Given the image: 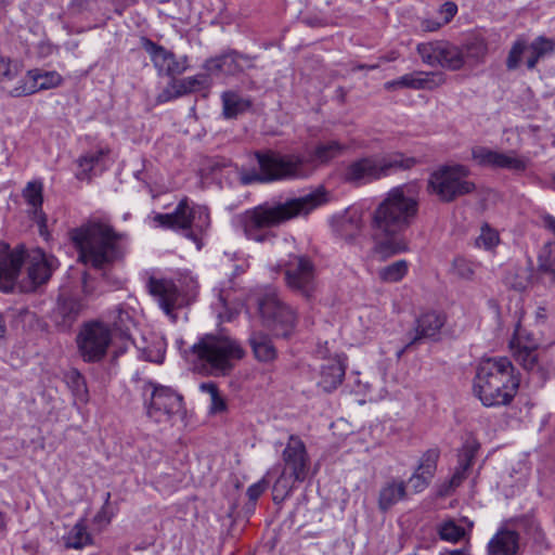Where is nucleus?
<instances>
[{"mask_svg":"<svg viewBox=\"0 0 555 555\" xmlns=\"http://www.w3.org/2000/svg\"><path fill=\"white\" fill-rule=\"evenodd\" d=\"M420 189L415 183L392 188L373 215L374 253L382 260L408 249L399 234L408 229L418 212Z\"/></svg>","mask_w":555,"mask_h":555,"instance_id":"nucleus-1","label":"nucleus"},{"mask_svg":"<svg viewBox=\"0 0 555 555\" xmlns=\"http://www.w3.org/2000/svg\"><path fill=\"white\" fill-rule=\"evenodd\" d=\"M326 202V193L317 189L285 202H264L241 212L235 220L248 240L263 243L273 237L271 229L296 217L306 216Z\"/></svg>","mask_w":555,"mask_h":555,"instance_id":"nucleus-2","label":"nucleus"},{"mask_svg":"<svg viewBox=\"0 0 555 555\" xmlns=\"http://www.w3.org/2000/svg\"><path fill=\"white\" fill-rule=\"evenodd\" d=\"M69 237L79 261L94 269L111 268L126 255V234L116 232L111 224L99 219L70 230Z\"/></svg>","mask_w":555,"mask_h":555,"instance_id":"nucleus-3","label":"nucleus"},{"mask_svg":"<svg viewBox=\"0 0 555 555\" xmlns=\"http://www.w3.org/2000/svg\"><path fill=\"white\" fill-rule=\"evenodd\" d=\"M244 356L245 351L238 340L218 332L201 336L185 358L199 374L225 376Z\"/></svg>","mask_w":555,"mask_h":555,"instance_id":"nucleus-4","label":"nucleus"},{"mask_svg":"<svg viewBox=\"0 0 555 555\" xmlns=\"http://www.w3.org/2000/svg\"><path fill=\"white\" fill-rule=\"evenodd\" d=\"M519 383L508 358H487L476 369L473 391L485 406L507 405L516 396Z\"/></svg>","mask_w":555,"mask_h":555,"instance_id":"nucleus-5","label":"nucleus"},{"mask_svg":"<svg viewBox=\"0 0 555 555\" xmlns=\"http://www.w3.org/2000/svg\"><path fill=\"white\" fill-rule=\"evenodd\" d=\"M258 169L244 170L241 180L244 184L268 183L280 180L304 178L308 175L307 160L297 154H280L273 151L256 152Z\"/></svg>","mask_w":555,"mask_h":555,"instance_id":"nucleus-6","label":"nucleus"},{"mask_svg":"<svg viewBox=\"0 0 555 555\" xmlns=\"http://www.w3.org/2000/svg\"><path fill=\"white\" fill-rule=\"evenodd\" d=\"M416 163L414 157H408L401 153H391L380 157H362L346 168L344 178L349 183L363 185L399 171L409 170Z\"/></svg>","mask_w":555,"mask_h":555,"instance_id":"nucleus-7","label":"nucleus"},{"mask_svg":"<svg viewBox=\"0 0 555 555\" xmlns=\"http://www.w3.org/2000/svg\"><path fill=\"white\" fill-rule=\"evenodd\" d=\"M154 220L163 228L184 231L185 236L196 244L197 249L202 248V235L210 227L208 208L194 204L186 197L178 203L172 212L157 214Z\"/></svg>","mask_w":555,"mask_h":555,"instance_id":"nucleus-8","label":"nucleus"},{"mask_svg":"<svg viewBox=\"0 0 555 555\" xmlns=\"http://www.w3.org/2000/svg\"><path fill=\"white\" fill-rule=\"evenodd\" d=\"M141 393L146 416L157 424H170L183 412V397L169 386L145 380Z\"/></svg>","mask_w":555,"mask_h":555,"instance_id":"nucleus-9","label":"nucleus"},{"mask_svg":"<svg viewBox=\"0 0 555 555\" xmlns=\"http://www.w3.org/2000/svg\"><path fill=\"white\" fill-rule=\"evenodd\" d=\"M468 176L469 169L464 165L441 166L430 175L428 191L441 202L451 203L475 191L476 185L467 180Z\"/></svg>","mask_w":555,"mask_h":555,"instance_id":"nucleus-10","label":"nucleus"},{"mask_svg":"<svg viewBox=\"0 0 555 555\" xmlns=\"http://www.w3.org/2000/svg\"><path fill=\"white\" fill-rule=\"evenodd\" d=\"M257 306L264 325L270 327L276 336H289L296 324L297 313L284 304L274 288H266L257 296Z\"/></svg>","mask_w":555,"mask_h":555,"instance_id":"nucleus-11","label":"nucleus"},{"mask_svg":"<svg viewBox=\"0 0 555 555\" xmlns=\"http://www.w3.org/2000/svg\"><path fill=\"white\" fill-rule=\"evenodd\" d=\"M416 52L428 66H440L454 72L465 66L464 50L450 41L422 42L416 46Z\"/></svg>","mask_w":555,"mask_h":555,"instance_id":"nucleus-12","label":"nucleus"},{"mask_svg":"<svg viewBox=\"0 0 555 555\" xmlns=\"http://www.w3.org/2000/svg\"><path fill=\"white\" fill-rule=\"evenodd\" d=\"M112 340L109 327L99 321L86 323L77 336L78 351L86 362H99L106 352Z\"/></svg>","mask_w":555,"mask_h":555,"instance_id":"nucleus-13","label":"nucleus"},{"mask_svg":"<svg viewBox=\"0 0 555 555\" xmlns=\"http://www.w3.org/2000/svg\"><path fill=\"white\" fill-rule=\"evenodd\" d=\"M285 281L295 293L311 299L317 292L315 267L312 260L302 255L291 257L285 266Z\"/></svg>","mask_w":555,"mask_h":555,"instance_id":"nucleus-14","label":"nucleus"},{"mask_svg":"<svg viewBox=\"0 0 555 555\" xmlns=\"http://www.w3.org/2000/svg\"><path fill=\"white\" fill-rule=\"evenodd\" d=\"M25 259L27 261V278L16 282L15 285L23 293L34 292L38 286L47 283L59 267V260L41 248L31 249L26 257L24 256Z\"/></svg>","mask_w":555,"mask_h":555,"instance_id":"nucleus-15","label":"nucleus"},{"mask_svg":"<svg viewBox=\"0 0 555 555\" xmlns=\"http://www.w3.org/2000/svg\"><path fill=\"white\" fill-rule=\"evenodd\" d=\"M527 49L530 53L527 59V67L529 69H533L541 59L551 55L555 51V40L540 36L535 38L530 46H528L525 38H517L513 43L506 59L507 69L514 70L518 68L520 65L521 56Z\"/></svg>","mask_w":555,"mask_h":555,"instance_id":"nucleus-16","label":"nucleus"},{"mask_svg":"<svg viewBox=\"0 0 555 555\" xmlns=\"http://www.w3.org/2000/svg\"><path fill=\"white\" fill-rule=\"evenodd\" d=\"M150 294L155 297L164 312L175 318L173 311L191 302L194 294L183 293L171 280L150 278L147 282Z\"/></svg>","mask_w":555,"mask_h":555,"instance_id":"nucleus-17","label":"nucleus"},{"mask_svg":"<svg viewBox=\"0 0 555 555\" xmlns=\"http://www.w3.org/2000/svg\"><path fill=\"white\" fill-rule=\"evenodd\" d=\"M141 43L159 75L173 78L186 70V57L177 59L171 51L145 37L141 39Z\"/></svg>","mask_w":555,"mask_h":555,"instance_id":"nucleus-18","label":"nucleus"},{"mask_svg":"<svg viewBox=\"0 0 555 555\" xmlns=\"http://www.w3.org/2000/svg\"><path fill=\"white\" fill-rule=\"evenodd\" d=\"M446 80V75L442 72H413L387 81L385 89L435 90L444 85Z\"/></svg>","mask_w":555,"mask_h":555,"instance_id":"nucleus-19","label":"nucleus"},{"mask_svg":"<svg viewBox=\"0 0 555 555\" xmlns=\"http://www.w3.org/2000/svg\"><path fill=\"white\" fill-rule=\"evenodd\" d=\"M472 157L477 165L491 168H504L515 172L525 171L527 162L512 154L500 153L485 146H474Z\"/></svg>","mask_w":555,"mask_h":555,"instance_id":"nucleus-20","label":"nucleus"},{"mask_svg":"<svg viewBox=\"0 0 555 555\" xmlns=\"http://www.w3.org/2000/svg\"><path fill=\"white\" fill-rule=\"evenodd\" d=\"M24 262L23 250H9V245L0 242V291L12 293L15 289L16 278Z\"/></svg>","mask_w":555,"mask_h":555,"instance_id":"nucleus-21","label":"nucleus"},{"mask_svg":"<svg viewBox=\"0 0 555 555\" xmlns=\"http://www.w3.org/2000/svg\"><path fill=\"white\" fill-rule=\"evenodd\" d=\"M284 468L293 472L296 477H307L310 459L305 442L295 435L288 437L287 443L282 452Z\"/></svg>","mask_w":555,"mask_h":555,"instance_id":"nucleus-22","label":"nucleus"},{"mask_svg":"<svg viewBox=\"0 0 555 555\" xmlns=\"http://www.w3.org/2000/svg\"><path fill=\"white\" fill-rule=\"evenodd\" d=\"M62 76L56 72L28 70L26 80L13 88L10 94L15 98L30 95L40 90L55 88L62 83Z\"/></svg>","mask_w":555,"mask_h":555,"instance_id":"nucleus-23","label":"nucleus"},{"mask_svg":"<svg viewBox=\"0 0 555 555\" xmlns=\"http://www.w3.org/2000/svg\"><path fill=\"white\" fill-rule=\"evenodd\" d=\"M446 323V317L441 313L429 311L416 319L415 327L409 332L410 341L406 348L424 339L437 340L441 328Z\"/></svg>","mask_w":555,"mask_h":555,"instance_id":"nucleus-24","label":"nucleus"},{"mask_svg":"<svg viewBox=\"0 0 555 555\" xmlns=\"http://www.w3.org/2000/svg\"><path fill=\"white\" fill-rule=\"evenodd\" d=\"M248 67H251V59L236 51H230L209 59L204 64V68L210 74H223L227 76H234Z\"/></svg>","mask_w":555,"mask_h":555,"instance_id":"nucleus-25","label":"nucleus"},{"mask_svg":"<svg viewBox=\"0 0 555 555\" xmlns=\"http://www.w3.org/2000/svg\"><path fill=\"white\" fill-rule=\"evenodd\" d=\"M519 550V532L501 527L488 542V555H517Z\"/></svg>","mask_w":555,"mask_h":555,"instance_id":"nucleus-26","label":"nucleus"},{"mask_svg":"<svg viewBox=\"0 0 555 555\" xmlns=\"http://www.w3.org/2000/svg\"><path fill=\"white\" fill-rule=\"evenodd\" d=\"M23 197L26 203L31 207V215L34 221L39 227V232L42 236L47 234V216L42 211L43 203V185L40 181H30L23 190Z\"/></svg>","mask_w":555,"mask_h":555,"instance_id":"nucleus-27","label":"nucleus"},{"mask_svg":"<svg viewBox=\"0 0 555 555\" xmlns=\"http://www.w3.org/2000/svg\"><path fill=\"white\" fill-rule=\"evenodd\" d=\"M345 360V357L336 356L335 358L326 360L321 366L319 386L322 387L324 391L331 392L343 383L346 372Z\"/></svg>","mask_w":555,"mask_h":555,"instance_id":"nucleus-28","label":"nucleus"},{"mask_svg":"<svg viewBox=\"0 0 555 555\" xmlns=\"http://www.w3.org/2000/svg\"><path fill=\"white\" fill-rule=\"evenodd\" d=\"M335 222L338 234L346 240H352L362 229V212L359 208L349 207L336 218Z\"/></svg>","mask_w":555,"mask_h":555,"instance_id":"nucleus-29","label":"nucleus"},{"mask_svg":"<svg viewBox=\"0 0 555 555\" xmlns=\"http://www.w3.org/2000/svg\"><path fill=\"white\" fill-rule=\"evenodd\" d=\"M80 310L79 301L72 298L60 299L53 313V321L60 330L67 331L78 319Z\"/></svg>","mask_w":555,"mask_h":555,"instance_id":"nucleus-30","label":"nucleus"},{"mask_svg":"<svg viewBox=\"0 0 555 555\" xmlns=\"http://www.w3.org/2000/svg\"><path fill=\"white\" fill-rule=\"evenodd\" d=\"M222 116L225 119H234L251 107V100L240 93L228 90L221 94Z\"/></svg>","mask_w":555,"mask_h":555,"instance_id":"nucleus-31","label":"nucleus"},{"mask_svg":"<svg viewBox=\"0 0 555 555\" xmlns=\"http://www.w3.org/2000/svg\"><path fill=\"white\" fill-rule=\"evenodd\" d=\"M306 478L304 476L296 477L293 472L283 469L272 487L274 503L284 502L292 494L296 485L302 482Z\"/></svg>","mask_w":555,"mask_h":555,"instance_id":"nucleus-32","label":"nucleus"},{"mask_svg":"<svg viewBox=\"0 0 555 555\" xmlns=\"http://www.w3.org/2000/svg\"><path fill=\"white\" fill-rule=\"evenodd\" d=\"M405 495L406 486L404 481L391 480L386 482L379 491L378 507L380 511L386 512L398 501L404 499Z\"/></svg>","mask_w":555,"mask_h":555,"instance_id":"nucleus-33","label":"nucleus"},{"mask_svg":"<svg viewBox=\"0 0 555 555\" xmlns=\"http://www.w3.org/2000/svg\"><path fill=\"white\" fill-rule=\"evenodd\" d=\"M249 344L258 361L270 362L276 358V349L269 335L262 332H254L249 336Z\"/></svg>","mask_w":555,"mask_h":555,"instance_id":"nucleus-34","label":"nucleus"},{"mask_svg":"<svg viewBox=\"0 0 555 555\" xmlns=\"http://www.w3.org/2000/svg\"><path fill=\"white\" fill-rule=\"evenodd\" d=\"M505 525L517 532H524L529 539H532L534 542L542 543L544 541V532L540 524L532 516L526 515L513 518L509 519Z\"/></svg>","mask_w":555,"mask_h":555,"instance_id":"nucleus-35","label":"nucleus"},{"mask_svg":"<svg viewBox=\"0 0 555 555\" xmlns=\"http://www.w3.org/2000/svg\"><path fill=\"white\" fill-rule=\"evenodd\" d=\"M64 547L69 550H82L93 544V538L88 531L83 520L76 522L73 528L63 537Z\"/></svg>","mask_w":555,"mask_h":555,"instance_id":"nucleus-36","label":"nucleus"},{"mask_svg":"<svg viewBox=\"0 0 555 555\" xmlns=\"http://www.w3.org/2000/svg\"><path fill=\"white\" fill-rule=\"evenodd\" d=\"M201 85L202 81L196 76L185 77L180 80L173 79L170 87L164 90L163 93L159 95V100L165 102L175 98H179L181 95L197 90Z\"/></svg>","mask_w":555,"mask_h":555,"instance_id":"nucleus-37","label":"nucleus"},{"mask_svg":"<svg viewBox=\"0 0 555 555\" xmlns=\"http://www.w3.org/2000/svg\"><path fill=\"white\" fill-rule=\"evenodd\" d=\"M408 271V261L400 259L390 264L378 268L376 271V278L380 283H398L404 279Z\"/></svg>","mask_w":555,"mask_h":555,"instance_id":"nucleus-38","label":"nucleus"},{"mask_svg":"<svg viewBox=\"0 0 555 555\" xmlns=\"http://www.w3.org/2000/svg\"><path fill=\"white\" fill-rule=\"evenodd\" d=\"M346 150V145L336 140L320 142L310 155L311 162L327 163L333 158L338 157Z\"/></svg>","mask_w":555,"mask_h":555,"instance_id":"nucleus-39","label":"nucleus"},{"mask_svg":"<svg viewBox=\"0 0 555 555\" xmlns=\"http://www.w3.org/2000/svg\"><path fill=\"white\" fill-rule=\"evenodd\" d=\"M461 49L464 50L465 64H480L488 53V43L482 37H473Z\"/></svg>","mask_w":555,"mask_h":555,"instance_id":"nucleus-40","label":"nucleus"},{"mask_svg":"<svg viewBox=\"0 0 555 555\" xmlns=\"http://www.w3.org/2000/svg\"><path fill=\"white\" fill-rule=\"evenodd\" d=\"M517 346L516 361L527 371L535 370L539 366L537 354L539 343L521 344L520 336H518Z\"/></svg>","mask_w":555,"mask_h":555,"instance_id":"nucleus-41","label":"nucleus"},{"mask_svg":"<svg viewBox=\"0 0 555 555\" xmlns=\"http://www.w3.org/2000/svg\"><path fill=\"white\" fill-rule=\"evenodd\" d=\"M105 152L103 150L88 152L77 159L78 170L76 178L79 180L90 179L92 170L102 160Z\"/></svg>","mask_w":555,"mask_h":555,"instance_id":"nucleus-42","label":"nucleus"},{"mask_svg":"<svg viewBox=\"0 0 555 555\" xmlns=\"http://www.w3.org/2000/svg\"><path fill=\"white\" fill-rule=\"evenodd\" d=\"M539 270L547 274L552 282H555V246L545 244L538 257Z\"/></svg>","mask_w":555,"mask_h":555,"instance_id":"nucleus-43","label":"nucleus"},{"mask_svg":"<svg viewBox=\"0 0 555 555\" xmlns=\"http://www.w3.org/2000/svg\"><path fill=\"white\" fill-rule=\"evenodd\" d=\"M203 392H206L210 396V412L211 413H221L225 411L227 404L224 399L219 392V389L215 383H203L199 386Z\"/></svg>","mask_w":555,"mask_h":555,"instance_id":"nucleus-44","label":"nucleus"},{"mask_svg":"<svg viewBox=\"0 0 555 555\" xmlns=\"http://www.w3.org/2000/svg\"><path fill=\"white\" fill-rule=\"evenodd\" d=\"M439 538L447 542L456 543L465 535V530L453 520H448L438 527Z\"/></svg>","mask_w":555,"mask_h":555,"instance_id":"nucleus-45","label":"nucleus"},{"mask_svg":"<svg viewBox=\"0 0 555 555\" xmlns=\"http://www.w3.org/2000/svg\"><path fill=\"white\" fill-rule=\"evenodd\" d=\"M439 456H440L439 449L434 448V449L427 450L421 456L416 468L421 472H424L428 476L434 477L436 469H437V463H438Z\"/></svg>","mask_w":555,"mask_h":555,"instance_id":"nucleus-46","label":"nucleus"},{"mask_svg":"<svg viewBox=\"0 0 555 555\" xmlns=\"http://www.w3.org/2000/svg\"><path fill=\"white\" fill-rule=\"evenodd\" d=\"M22 70L20 62L0 55V82L12 81Z\"/></svg>","mask_w":555,"mask_h":555,"instance_id":"nucleus-47","label":"nucleus"},{"mask_svg":"<svg viewBox=\"0 0 555 555\" xmlns=\"http://www.w3.org/2000/svg\"><path fill=\"white\" fill-rule=\"evenodd\" d=\"M499 233L488 224H485L481 228L480 235L476 238V245L478 247L491 249L499 243Z\"/></svg>","mask_w":555,"mask_h":555,"instance_id":"nucleus-48","label":"nucleus"},{"mask_svg":"<svg viewBox=\"0 0 555 555\" xmlns=\"http://www.w3.org/2000/svg\"><path fill=\"white\" fill-rule=\"evenodd\" d=\"M478 444L476 443H467L463 447L459 454V467L468 472L474 463V459L478 451Z\"/></svg>","mask_w":555,"mask_h":555,"instance_id":"nucleus-49","label":"nucleus"},{"mask_svg":"<svg viewBox=\"0 0 555 555\" xmlns=\"http://www.w3.org/2000/svg\"><path fill=\"white\" fill-rule=\"evenodd\" d=\"M433 478L434 477L428 476L424 472H421L416 468L412 476L409 478V483L415 493H420L429 486Z\"/></svg>","mask_w":555,"mask_h":555,"instance_id":"nucleus-50","label":"nucleus"},{"mask_svg":"<svg viewBox=\"0 0 555 555\" xmlns=\"http://www.w3.org/2000/svg\"><path fill=\"white\" fill-rule=\"evenodd\" d=\"M117 508L111 503V493L106 492L104 504L95 515L96 522L109 524L112 518L116 515Z\"/></svg>","mask_w":555,"mask_h":555,"instance_id":"nucleus-51","label":"nucleus"},{"mask_svg":"<svg viewBox=\"0 0 555 555\" xmlns=\"http://www.w3.org/2000/svg\"><path fill=\"white\" fill-rule=\"evenodd\" d=\"M133 324V320L130 314L121 309H118V314L114 319V326L120 334L128 338L130 337V325Z\"/></svg>","mask_w":555,"mask_h":555,"instance_id":"nucleus-52","label":"nucleus"},{"mask_svg":"<svg viewBox=\"0 0 555 555\" xmlns=\"http://www.w3.org/2000/svg\"><path fill=\"white\" fill-rule=\"evenodd\" d=\"M218 304L224 309V312L218 311L219 318L230 321L233 318L234 313H236V310L230 307L229 294L227 292H219Z\"/></svg>","mask_w":555,"mask_h":555,"instance_id":"nucleus-53","label":"nucleus"},{"mask_svg":"<svg viewBox=\"0 0 555 555\" xmlns=\"http://www.w3.org/2000/svg\"><path fill=\"white\" fill-rule=\"evenodd\" d=\"M269 487V480L263 477L259 481L250 485L247 489V496L249 501L256 502L258 498L266 491V489Z\"/></svg>","mask_w":555,"mask_h":555,"instance_id":"nucleus-54","label":"nucleus"},{"mask_svg":"<svg viewBox=\"0 0 555 555\" xmlns=\"http://www.w3.org/2000/svg\"><path fill=\"white\" fill-rule=\"evenodd\" d=\"M455 273L462 279H470L474 274L472 266L463 258H456L453 261Z\"/></svg>","mask_w":555,"mask_h":555,"instance_id":"nucleus-55","label":"nucleus"},{"mask_svg":"<svg viewBox=\"0 0 555 555\" xmlns=\"http://www.w3.org/2000/svg\"><path fill=\"white\" fill-rule=\"evenodd\" d=\"M456 12H457V7L454 2L449 1V2L443 3L439 11V13L441 15V21L444 24H448L454 17Z\"/></svg>","mask_w":555,"mask_h":555,"instance_id":"nucleus-56","label":"nucleus"},{"mask_svg":"<svg viewBox=\"0 0 555 555\" xmlns=\"http://www.w3.org/2000/svg\"><path fill=\"white\" fill-rule=\"evenodd\" d=\"M466 477L467 472L457 466L454 474L450 478L451 483H453L457 488L466 479Z\"/></svg>","mask_w":555,"mask_h":555,"instance_id":"nucleus-57","label":"nucleus"},{"mask_svg":"<svg viewBox=\"0 0 555 555\" xmlns=\"http://www.w3.org/2000/svg\"><path fill=\"white\" fill-rule=\"evenodd\" d=\"M454 489H456V487L451 483V479H449L448 481H444L443 483H441L437 490V494L438 496H448L452 493V491H454Z\"/></svg>","mask_w":555,"mask_h":555,"instance_id":"nucleus-58","label":"nucleus"},{"mask_svg":"<svg viewBox=\"0 0 555 555\" xmlns=\"http://www.w3.org/2000/svg\"><path fill=\"white\" fill-rule=\"evenodd\" d=\"M423 27L426 31H436L438 30L442 25H446L442 21H434V20H426L423 22Z\"/></svg>","mask_w":555,"mask_h":555,"instance_id":"nucleus-59","label":"nucleus"},{"mask_svg":"<svg viewBox=\"0 0 555 555\" xmlns=\"http://www.w3.org/2000/svg\"><path fill=\"white\" fill-rule=\"evenodd\" d=\"M543 223L546 229H548L555 234V218L553 216H545L543 218Z\"/></svg>","mask_w":555,"mask_h":555,"instance_id":"nucleus-60","label":"nucleus"},{"mask_svg":"<svg viewBox=\"0 0 555 555\" xmlns=\"http://www.w3.org/2000/svg\"><path fill=\"white\" fill-rule=\"evenodd\" d=\"M439 555H470L467 548L444 550Z\"/></svg>","mask_w":555,"mask_h":555,"instance_id":"nucleus-61","label":"nucleus"},{"mask_svg":"<svg viewBox=\"0 0 555 555\" xmlns=\"http://www.w3.org/2000/svg\"><path fill=\"white\" fill-rule=\"evenodd\" d=\"M520 336L521 344L538 343L531 335H527L526 338L522 336L520 331H516L514 340L517 343V338Z\"/></svg>","mask_w":555,"mask_h":555,"instance_id":"nucleus-62","label":"nucleus"},{"mask_svg":"<svg viewBox=\"0 0 555 555\" xmlns=\"http://www.w3.org/2000/svg\"><path fill=\"white\" fill-rule=\"evenodd\" d=\"M73 380L76 384L77 388L85 385L83 377L78 372H73Z\"/></svg>","mask_w":555,"mask_h":555,"instance_id":"nucleus-63","label":"nucleus"},{"mask_svg":"<svg viewBox=\"0 0 555 555\" xmlns=\"http://www.w3.org/2000/svg\"><path fill=\"white\" fill-rule=\"evenodd\" d=\"M546 317V310L544 308H539L537 311V319L543 320Z\"/></svg>","mask_w":555,"mask_h":555,"instance_id":"nucleus-64","label":"nucleus"}]
</instances>
